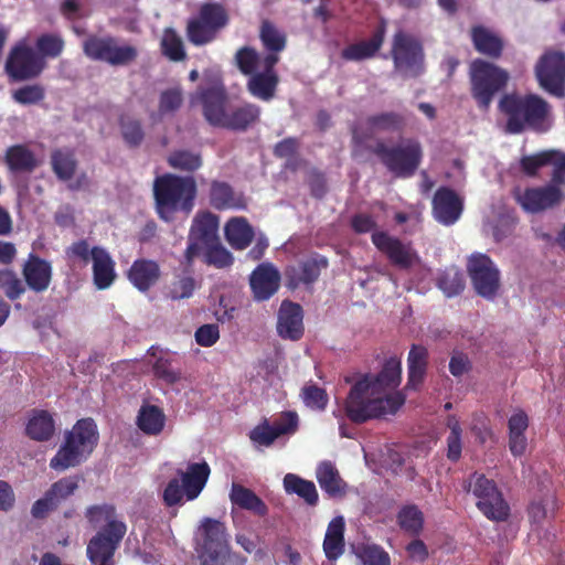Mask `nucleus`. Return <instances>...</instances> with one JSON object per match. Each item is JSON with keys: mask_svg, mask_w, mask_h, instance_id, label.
Segmentation results:
<instances>
[{"mask_svg": "<svg viewBox=\"0 0 565 565\" xmlns=\"http://www.w3.org/2000/svg\"><path fill=\"white\" fill-rule=\"evenodd\" d=\"M405 403L401 392L385 394V391H374L366 381H356L345 399L347 417L354 424H363L385 414H395Z\"/></svg>", "mask_w": 565, "mask_h": 565, "instance_id": "obj_1", "label": "nucleus"}, {"mask_svg": "<svg viewBox=\"0 0 565 565\" xmlns=\"http://www.w3.org/2000/svg\"><path fill=\"white\" fill-rule=\"evenodd\" d=\"M499 110L507 117L505 132L519 135L531 129L536 132L547 130L546 119L550 105L535 94L520 96L505 94L499 102Z\"/></svg>", "mask_w": 565, "mask_h": 565, "instance_id": "obj_2", "label": "nucleus"}, {"mask_svg": "<svg viewBox=\"0 0 565 565\" xmlns=\"http://www.w3.org/2000/svg\"><path fill=\"white\" fill-rule=\"evenodd\" d=\"M196 196V182L193 177L166 173L153 182V198L158 216L171 222L177 212L189 214Z\"/></svg>", "mask_w": 565, "mask_h": 565, "instance_id": "obj_3", "label": "nucleus"}, {"mask_svg": "<svg viewBox=\"0 0 565 565\" xmlns=\"http://www.w3.org/2000/svg\"><path fill=\"white\" fill-rule=\"evenodd\" d=\"M98 440L99 433L95 420L90 417L78 419L65 433L62 445L50 460V468L62 472L82 465L93 454Z\"/></svg>", "mask_w": 565, "mask_h": 565, "instance_id": "obj_4", "label": "nucleus"}, {"mask_svg": "<svg viewBox=\"0 0 565 565\" xmlns=\"http://www.w3.org/2000/svg\"><path fill=\"white\" fill-rule=\"evenodd\" d=\"M370 151L395 178H412L418 170L424 152L420 142L414 138L404 139L395 146H387L385 141L377 140Z\"/></svg>", "mask_w": 565, "mask_h": 565, "instance_id": "obj_5", "label": "nucleus"}, {"mask_svg": "<svg viewBox=\"0 0 565 565\" xmlns=\"http://www.w3.org/2000/svg\"><path fill=\"white\" fill-rule=\"evenodd\" d=\"M509 79L508 71L492 62L476 58L469 65L470 94L482 110L490 108L495 95L505 89Z\"/></svg>", "mask_w": 565, "mask_h": 565, "instance_id": "obj_6", "label": "nucleus"}, {"mask_svg": "<svg viewBox=\"0 0 565 565\" xmlns=\"http://www.w3.org/2000/svg\"><path fill=\"white\" fill-rule=\"evenodd\" d=\"M177 473L178 478L170 479L162 492L163 504L168 508L195 500L207 483L211 468L206 461L193 462Z\"/></svg>", "mask_w": 565, "mask_h": 565, "instance_id": "obj_7", "label": "nucleus"}, {"mask_svg": "<svg viewBox=\"0 0 565 565\" xmlns=\"http://www.w3.org/2000/svg\"><path fill=\"white\" fill-rule=\"evenodd\" d=\"M83 52L89 60L113 67L128 66L135 63L139 55L137 46L110 34L88 35L83 42Z\"/></svg>", "mask_w": 565, "mask_h": 565, "instance_id": "obj_8", "label": "nucleus"}, {"mask_svg": "<svg viewBox=\"0 0 565 565\" xmlns=\"http://www.w3.org/2000/svg\"><path fill=\"white\" fill-rule=\"evenodd\" d=\"M463 489L466 492H472L477 499V508L488 520L503 522L510 516V507L502 492L494 480L483 473L473 472L463 482Z\"/></svg>", "mask_w": 565, "mask_h": 565, "instance_id": "obj_9", "label": "nucleus"}, {"mask_svg": "<svg viewBox=\"0 0 565 565\" xmlns=\"http://www.w3.org/2000/svg\"><path fill=\"white\" fill-rule=\"evenodd\" d=\"M225 524L216 519L203 518L199 526L196 553L201 565H225L230 548Z\"/></svg>", "mask_w": 565, "mask_h": 565, "instance_id": "obj_10", "label": "nucleus"}, {"mask_svg": "<svg viewBox=\"0 0 565 565\" xmlns=\"http://www.w3.org/2000/svg\"><path fill=\"white\" fill-rule=\"evenodd\" d=\"M391 56L395 71L404 76L417 77L425 70L423 43L403 30H398L393 36Z\"/></svg>", "mask_w": 565, "mask_h": 565, "instance_id": "obj_11", "label": "nucleus"}, {"mask_svg": "<svg viewBox=\"0 0 565 565\" xmlns=\"http://www.w3.org/2000/svg\"><path fill=\"white\" fill-rule=\"evenodd\" d=\"M127 532L125 522H113L100 527L88 541L86 556L92 564H114V556Z\"/></svg>", "mask_w": 565, "mask_h": 565, "instance_id": "obj_12", "label": "nucleus"}, {"mask_svg": "<svg viewBox=\"0 0 565 565\" xmlns=\"http://www.w3.org/2000/svg\"><path fill=\"white\" fill-rule=\"evenodd\" d=\"M467 269L476 292L493 299L500 287V271L486 254H473L468 260Z\"/></svg>", "mask_w": 565, "mask_h": 565, "instance_id": "obj_13", "label": "nucleus"}, {"mask_svg": "<svg viewBox=\"0 0 565 565\" xmlns=\"http://www.w3.org/2000/svg\"><path fill=\"white\" fill-rule=\"evenodd\" d=\"M540 85L556 97L565 96V54L550 51L543 54L535 66Z\"/></svg>", "mask_w": 565, "mask_h": 565, "instance_id": "obj_14", "label": "nucleus"}, {"mask_svg": "<svg viewBox=\"0 0 565 565\" xmlns=\"http://www.w3.org/2000/svg\"><path fill=\"white\" fill-rule=\"evenodd\" d=\"M371 238L373 245L399 269H409L418 260L417 253L411 244H405L386 232H374Z\"/></svg>", "mask_w": 565, "mask_h": 565, "instance_id": "obj_15", "label": "nucleus"}, {"mask_svg": "<svg viewBox=\"0 0 565 565\" xmlns=\"http://www.w3.org/2000/svg\"><path fill=\"white\" fill-rule=\"evenodd\" d=\"M42 70L43 65L28 46L13 47L6 62V72L13 82L35 78Z\"/></svg>", "mask_w": 565, "mask_h": 565, "instance_id": "obj_16", "label": "nucleus"}, {"mask_svg": "<svg viewBox=\"0 0 565 565\" xmlns=\"http://www.w3.org/2000/svg\"><path fill=\"white\" fill-rule=\"evenodd\" d=\"M434 218L446 226L455 224L463 211V199L451 188L437 189L431 201Z\"/></svg>", "mask_w": 565, "mask_h": 565, "instance_id": "obj_17", "label": "nucleus"}, {"mask_svg": "<svg viewBox=\"0 0 565 565\" xmlns=\"http://www.w3.org/2000/svg\"><path fill=\"white\" fill-rule=\"evenodd\" d=\"M328 266V258L320 254H313L297 265L288 266L285 270L287 287L296 289L301 285H312Z\"/></svg>", "mask_w": 565, "mask_h": 565, "instance_id": "obj_18", "label": "nucleus"}, {"mask_svg": "<svg viewBox=\"0 0 565 565\" xmlns=\"http://www.w3.org/2000/svg\"><path fill=\"white\" fill-rule=\"evenodd\" d=\"M515 199L522 209L530 213H539L557 205L563 193L555 185L526 188L523 192L515 193Z\"/></svg>", "mask_w": 565, "mask_h": 565, "instance_id": "obj_19", "label": "nucleus"}, {"mask_svg": "<svg viewBox=\"0 0 565 565\" xmlns=\"http://www.w3.org/2000/svg\"><path fill=\"white\" fill-rule=\"evenodd\" d=\"M279 62V57L273 55H265L262 64L263 72H256L247 82V89L256 98L262 100H270L275 96L279 77L275 71L276 64Z\"/></svg>", "mask_w": 565, "mask_h": 565, "instance_id": "obj_20", "label": "nucleus"}, {"mask_svg": "<svg viewBox=\"0 0 565 565\" xmlns=\"http://www.w3.org/2000/svg\"><path fill=\"white\" fill-rule=\"evenodd\" d=\"M280 273L271 263L259 264L250 274L249 286L257 301L271 298L280 286Z\"/></svg>", "mask_w": 565, "mask_h": 565, "instance_id": "obj_21", "label": "nucleus"}, {"mask_svg": "<svg viewBox=\"0 0 565 565\" xmlns=\"http://www.w3.org/2000/svg\"><path fill=\"white\" fill-rule=\"evenodd\" d=\"M205 120L213 127L222 128L228 108L227 94L224 88L212 86L199 92Z\"/></svg>", "mask_w": 565, "mask_h": 565, "instance_id": "obj_22", "label": "nucleus"}, {"mask_svg": "<svg viewBox=\"0 0 565 565\" xmlns=\"http://www.w3.org/2000/svg\"><path fill=\"white\" fill-rule=\"evenodd\" d=\"M302 320V307L299 303L284 300L278 312V334L284 339L299 340L303 335Z\"/></svg>", "mask_w": 565, "mask_h": 565, "instance_id": "obj_23", "label": "nucleus"}, {"mask_svg": "<svg viewBox=\"0 0 565 565\" xmlns=\"http://www.w3.org/2000/svg\"><path fill=\"white\" fill-rule=\"evenodd\" d=\"M161 278L158 262L149 258H137L127 270V279L140 292H147L154 287Z\"/></svg>", "mask_w": 565, "mask_h": 565, "instance_id": "obj_24", "label": "nucleus"}, {"mask_svg": "<svg viewBox=\"0 0 565 565\" xmlns=\"http://www.w3.org/2000/svg\"><path fill=\"white\" fill-rule=\"evenodd\" d=\"M22 275L31 290L43 292L49 288L52 280V265L31 253L23 265Z\"/></svg>", "mask_w": 565, "mask_h": 565, "instance_id": "obj_25", "label": "nucleus"}, {"mask_svg": "<svg viewBox=\"0 0 565 565\" xmlns=\"http://www.w3.org/2000/svg\"><path fill=\"white\" fill-rule=\"evenodd\" d=\"M262 108L253 103H243L228 108L223 129L244 132L253 128L260 120Z\"/></svg>", "mask_w": 565, "mask_h": 565, "instance_id": "obj_26", "label": "nucleus"}, {"mask_svg": "<svg viewBox=\"0 0 565 565\" xmlns=\"http://www.w3.org/2000/svg\"><path fill=\"white\" fill-rule=\"evenodd\" d=\"M92 262L95 287L99 290L109 288L117 277L114 259L105 248L94 246L92 248Z\"/></svg>", "mask_w": 565, "mask_h": 565, "instance_id": "obj_27", "label": "nucleus"}, {"mask_svg": "<svg viewBox=\"0 0 565 565\" xmlns=\"http://www.w3.org/2000/svg\"><path fill=\"white\" fill-rule=\"evenodd\" d=\"M475 50L492 60L501 57L504 50L503 39L483 25H475L470 31Z\"/></svg>", "mask_w": 565, "mask_h": 565, "instance_id": "obj_28", "label": "nucleus"}, {"mask_svg": "<svg viewBox=\"0 0 565 565\" xmlns=\"http://www.w3.org/2000/svg\"><path fill=\"white\" fill-rule=\"evenodd\" d=\"M386 28L382 23L373 32L367 41H360L348 45L342 50L341 56L347 61H363L373 57L382 47Z\"/></svg>", "mask_w": 565, "mask_h": 565, "instance_id": "obj_29", "label": "nucleus"}, {"mask_svg": "<svg viewBox=\"0 0 565 565\" xmlns=\"http://www.w3.org/2000/svg\"><path fill=\"white\" fill-rule=\"evenodd\" d=\"M402 365L396 358H390L385 361L383 369L376 375L364 374L359 381H366L374 391L394 390L401 384Z\"/></svg>", "mask_w": 565, "mask_h": 565, "instance_id": "obj_30", "label": "nucleus"}, {"mask_svg": "<svg viewBox=\"0 0 565 565\" xmlns=\"http://www.w3.org/2000/svg\"><path fill=\"white\" fill-rule=\"evenodd\" d=\"M4 163L12 173H32L40 160L25 145H13L6 150Z\"/></svg>", "mask_w": 565, "mask_h": 565, "instance_id": "obj_31", "label": "nucleus"}, {"mask_svg": "<svg viewBox=\"0 0 565 565\" xmlns=\"http://www.w3.org/2000/svg\"><path fill=\"white\" fill-rule=\"evenodd\" d=\"M210 203L218 210L244 209L246 206L245 199L234 189L223 181H213L210 188Z\"/></svg>", "mask_w": 565, "mask_h": 565, "instance_id": "obj_32", "label": "nucleus"}, {"mask_svg": "<svg viewBox=\"0 0 565 565\" xmlns=\"http://www.w3.org/2000/svg\"><path fill=\"white\" fill-rule=\"evenodd\" d=\"M225 238L235 250L246 249L255 238L253 226L245 217H232L224 227Z\"/></svg>", "mask_w": 565, "mask_h": 565, "instance_id": "obj_33", "label": "nucleus"}, {"mask_svg": "<svg viewBox=\"0 0 565 565\" xmlns=\"http://www.w3.org/2000/svg\"><path fill=\"white\" fill-rule=\"evenodd\" d=\"M316 478L320 488L330 498H340L345 494L347 483L331 461H322L319 463L316 470Z\"/></svg>", "mask_w": 565, "mask_h": 565, "instance_id": "obj_34", "label": "nucleus"}, {"mask_svg": "<svg viewBox=\"0 0 565 565\" xmlns=\"http://www.w3.org/2000/svg\"><path fill=\"white\" fill-rule=\"evenodd\" d=\"M218 217L211 212H201L193 218L189 236L200 241L203 246L215 243L217 236Z\"/></svg>", "mask_w": 565, "mask_h": 565, "instance_id": "obj_35", "label": "nucleus"}, {"mask_svg": "<svg viewBox=\"0 0 565 565\" xmlns=\"http://www.w3.org/2000/svg\"><path fill=\"white\" fill-rule=\"evenodd\" d=\"M428 365V350L419 344H413L408 352V379L406 388L417 390L424 382Z\"/></svg>", "mask_w": 565, "mask_h": 565, "instance_id": "obj_36", "label": "nucleus"}, {"mask_svg": "<svg viewBox=\"0 0 565 565\" xmlns=\"http://www.w3.org/2000/svg\"><path fill=\"white\" fill-rule=\"evenodd\" d=\"M55 433V422L44 409H33L25 426V435L35 441H47Z\"/></svg>", "mask_w": 565, "mask_h": 565, "instance_id": "obj_37", "label": "nucleus"}, {"mask_svg": "<svg viewBox=\"0 0 565 565\" xmlns=\"http://www.w3.org/2000/svg\"><path fill=\"white\" fill-rule=\"evenodd\" d=\"M230 499L234 505L257 516H265L268 513L266 503L254 491L239 483H232Z\"/></svg>", "mask_w": 565, "mask_h": 565, "instance_id": "obj_38", "label": "nucleus"}, {"mask_svg": "<svg viewBox=\"0 0 565 565\" xmlns=\"http://www.w3.org/2000/svg\"><path fill=\"white\" fill-rule=\"evenodd\" d=\"M166 414L157 405L142 404L139 408L136 424L138 428L148 436L160 435L166 426Z\"/></svg>", "mask_w": 565, "mask_h": 565, "instance_id": "obj_39", "label": "nucleus"}, {"mask_svg": "<svg viewBox=\"0 0 565 565\" xmlns=\"http://www.w3.org/2000/svg\"><path fill=\"white\" fill-rule=\"evenodd\" d=\"M344 527L345 524L342 516L332 519L327 527L323 551L329 561H335L344 553Z\"/></svg>", "mask_w": 565, "mask_h": 565, "instance_id": "obj_40", "label": "nucleus"}, {"mask_svg": "<svg viewBox=\"0 0 565 565\" xmlns=\"http://www.w3.org/2000/svg\"><path fill=\"white\" fill-rule=\"evenodd\" d=\"M147 353L156 359L152 363V372L158 380L168 385H173L181 380V371L172 367V360L166 352L152 345Z\"/></svg>", "mask_w": 565, "mask_h": 565, "instance_id": "obj_41", "label": "nucleus"}, {"mask_svg": "<svg viewBox=\"0 0 565 565\" xmlns=\"http://www.w3.org/2000/svg\"><path fill=\"white\" fill-rule=\"evenodd\" d=\"M365 122L372 131L377 132H401L406 127L405 116L396 111H382L371 115Z\"/></svg>", "mask_w": 565, "mask_h": 565, "instance_id": "obj_42", "label": "nucleus"}, {"mask_svg": "<svg viewBox=\"0 0 565 565\" xmlns=\"http://www.w3.org/2000/svg\"><path fill=\"white\" fill-rule=\"evenodd\" d=\"M284 488L289 494H297L309 505H317L319 495L312 481L306 480L297 475L287 473L284 477Z\"/></svg>", "mask_w": 565, "mask_h": 565, "instance_id": "obj_43", "label": "nucleus"}, {"mask_svg": "<svg viewBox=\"0 0 565 565\" xmlns=\"http://www.w3.org/2000/svg\"><path fill=\"white\" fill-rule=\"evenodd\" d=\"M259 39L267 51L266 55L279 57L287 44L286 34L280 31L273 22L264 20L260 24Z\"/></svg>", "mask_w": 565, "mask_h": 565, "instance_id": "obj_44", "label": "nucleus"}, {"mask_svg": "<svg viewBox=\"0 0 565 565\" xmlns=\"http://www.w3.org/2000/svg\"><path fill=\"white\" fill-rule=\"evenodd\" d=\"M183 104V92L180 87L164 89L159 95L158 109L150 117L154 121L173 116Z\"/></svg>", "mask_w": 565, "mask_h": 565, "instance_id": "obj_45", "label": "nucleus"}, {"mask_svg": "<svg viewBox=\"0 0 565 565\" xmlns=\"http://www.w3.org/2000/svg\"><path fill=\"white\" fill-rule=\"evenodd\" d=\"M198 17L205 24L212 25L217 33L230 22V15L226 8L218 2H204L201 4Z\"/></svg>", "mask_w": 565, "mask_h": 565, "instance_id": "obj_46", "label": "nucleus"}, {"mask_svg": "<svg viewBox=\"0 0 565 565\" xmlns=\"http://www.w3.org/2000/svg\"><path fill=\"white\" fill-rule=\"evenodd\" d=\"M121 137L129 148H138L145 139V130L141 121L128 114H121L118 118Z\"/></svg>", "mask_w": 565, "mask_h": 565, "instance_id": "obj_47", "label": "nucleus"}, {"mask_svg": "<svg viewBox=\"0 0 565 565\" xmlns=\"http://www.w3.org/2000/svg\"><path fill=\"white\" fill-rule=\"evenodd\" d=\"M51 164L53 172L62 181L71 180L77 168L74 153L62 149H56L51 153Z\"/></svg>", "mask_w": 565, "mask_h": 565, "instance_id": "obj_48", "label": "nucleus"}, {"mask_svg": "<svg viewBox=\"0 0 565 565\" xmlns=\"http://www.w3.org/2000/svg\"><path fill=\"white\" fill-rule=\"evenodd\" d=\"M167 161L172 169L184 172H194L203 164L201 152L188 149L172 151Z\"/></svg>", "mask_w": 565, "mask_h": 565, "instance_id": "obj_49", "label": "nucleus"}, {"mask_svg": "<svg viewBox=\"0 0 565 565\" xmlns=\"http://www.w3.org/2000/svg\"><path fill=\"white\" fill-rule=\"evenodd\" d=\"M211 26L202 22L198 15L190 19L186 24L188 40L196 46L213 42L218 33Z\"/></svg>", "mask_w": 565, "mask_h": 565, "instance_id": "obj_50", "label": "nucleus"}, {"mask_svg": "<svg viewBox=\"0 0 565 565\" xmlns=\"http://www.w3.org/2000/svg\"><path fill=\"white\" fill-rule=\"evenodd\" d=\"M397 523L403 531L418 535L423 530L424 515L416 505H406L398 512Z\"/></svg>", "mask_w": 565, "mask_h": 565, "instance_id": "obj_51", "label": "nucleus"}, {"mask_svg": "<svg viewBox=\"0 0 565 565\" xmlns=\"http://www.w3.org/2000/svg\"><path fill=\"white\" fill-rule=\"evenodd\" d=\"M85 516L93 527L108 526L110 523L122 522L116 516V509L111 504L90 505L85 511Z\"/></svg>", "mask_w": 565, "mask_h": 565, "instance_id": "obj_52", "label": "nucleus"}, {"mask_svg": "<svg viewBox=\"0 0 565 565\" xmlns=\"http://www.w3.org/2000/svg\"><path fill=\"white\" fill-rule=\"evenodd\" d=\"M204 247V262L209 266L223 269L233 265L234 257L232 253L222 245L220 239L215 241V243L207 244Z\"/></svg>", "mask_w": 565, "mask_h": 565, "instance_id": "obj_53", "label": "nucleus"}, {"mask_svg": "<svg viewBox=\"0 0 565 565\" xmlns=\"http://www.w3.org/2000/svg\"><path fill=\"white\" fill-rule=\"evenodd\" d=\"M300 397L303 404L313 411H324L329 402L326 390L313 383H308L301 388Z\"/></svg>", "mask_w": 565, "mask_h": 565, "instance_id": "obj_54", "label": "nucleus"}, {"mask_svg": "<svg viewBox=\"0 0 565 565\" xmlns=\"http://www.w3.org/2000/svg\"><path fill=\"white\" fill-rule=\"evenodd\" d=\"M163 54L171 61H183L186 56L183 42L173 29H166L161 40Z\"/></svg>", "mask_w": 565, "mask_h": 565, "instance_id": "obj_55", "label": "nucleus"}, {"mask_svg": "<svg viewBox=\"0 0 565 565\" xmlns=\"http://www.w3.org/2000/svg\"><path fill=\"white\" fill-rule=\"evenodd\" d=\"M81 479L79 476L64 477L54 482L46 492L60 505L78 489Z\"/></svg>", "mask_w": 565, "mask_h": 565, "instance_id": "obj_56", "label": "nucleus"}, {"mask_svg": "<svg viewBox=\"0 0 565 565\" xmlns=\"http://www.w3.org/2000/svg\"><path fill=\"white\" fill-rule=\"evenodd\" d=\"M437 286L447 297H454L463 290L465 280L461 273L455 268H450L440 274Z\"/></svg>", "mask_w": 565, "mask_h": 565, "instance_id": "obj_57", "label": "nucleus"}, {"mask_svg": "<svg viewBox=\"0 0 565 565\" xmlns=\"http://www.w3.org/2000/svg\"><path fill=\"white\" fill-rule=\"evenodd\" d=\"M236 66L244 75L252 76L259 64V54L254 47L243 46L235 54Z\"/></svg>", "mask_w": 565, "mask_h": 565, "instance_id": "obj_58", "label": "nucleus"}, {"mask_svg": "<svg viewBox=\"0 0 565 565\" xmlns=\"http://www.w3.org/2000/svg\"><path fill=\"white\" fill-rule=\"evenodd\" d=\"M64 40L57 34L45 33L36 39V50L45 57L55 58L64 50Z\"/></svg>", "mask_w": 565, "mask_h": 565, "instance_id": "obj_59", "label": "nucleus"}, {"mask_svg": "<svg viewBox=\"0 0 565 565\" xmlns=\"http://www.w3.org/2000/svg\"><path fill=\"white\" fill-rule=\"evenodd\" d=\"M12 98L20 105H36L45 98V88L40 84L24 85L12 93Z\"/></svg>", "mask_w": 565, "mask_h": 565, "instance_id": "obj_60", "label": "nucleus"}, {"mask_svg": "<svg viewBox=\"0 0 565 565\" xmlns=\"http://www.w3.org/2000/svg\"><path fill=\"white\" fill-rule=\"evenodd\" d=\"M282 431H276L275 427L267 419H264L249 431V439L256 445L269 447L281 436Z\"/></svg>", "mask_w": 565, "mask_h": 565, "instance_id": "obj_61", "label": "nucleus"}, {"mask_svg": "<svg viewBox=\"0 0 565 565\" xmlns=\"http://www.w3.org/2000/svg\"><path fill=\"white\" fill-rule=\"evenodd\" d=\"M0 287L10 300L18 299L25 291L22 280L9 269L0 271Z\"/></svg>", "mask_w": 565, "mask_h": 565, "instance_id": "obj_62", "label": "nucleus"}, {"mask_svg": "<svg viewBox=\"0 0 565 565\" xmlns=\"http://www.w3.org/2000/svg\"><path fill=\"white\" fill-rule=\"evenodd\" d=\"M359 557L365 565H391L388 553L377 545L362 546Z\"/></svg>", "mask_w": 565, "mask_h": 565, "instance_id": "obj_63", "label": "nucleus"}, {"mask_svg": "<svg viewBox=\"0 0 565 565\" xmlns=\"http://www.w3.org/2000/svg\"><path fill=\"white\" fill-rule=\"evenodd\" d=\"M195 287L196 282L192 276H181L172 282L169 297L172 300L188 299L192 297Z\"/></svg>", "mask_w": 565, "mask_h": 565, "instance_id": "obj_64", "label": "nucleus"}]
</instances>
